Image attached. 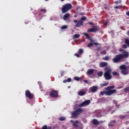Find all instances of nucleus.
I'll list each match as a JSON object with an SVG mask.
<instances>
[{
    "instance_id": "a19ab883",
    "label": "nucleus",
    "mask_w": 129,
    "mask_h": 129,
    "mask_svg": "<svg viewBox=\"0 0 129 129\" xmlns=\"http://www.w3.org/2000/svg\"><path fill=\"white\" fill-rule=\"evenodd\" d=\"M40 12H42V13H46L47 10L46 9H41Z\"/></svg>"
},
{
    "instance_id": "4be33fe9",
    "label": "nucleus",
    "mask_w": 129,
    "mask_h": 129,
    "mask_svg": "<svg viewBox=\"0 0 129 129\" xmlns=\"http://www.w3.org/2000/svg\"><path fill=\"white\" fill-rule=\"evenodd\" d=\"M128 115L127 114L125 115H120V119H124V118H126Z\"/></svg>"
},
{
    "instance_id": "79ce46f5",
    "label": "nucleus",
    "mask_w": 129,
    "mask_h": 129,
    "mask_svg": "<svg viewBox=\"0 0 129 129\" xmlns=\"http://www.w3.org/2000/svg\"><path fill=\"white\" fill-rule=\"evenodd\" d=\"M75 56H76L77 57H78V58H79V57H80V55L78 53H75Z\"/></svg>"
},
{
    "instance_id": "4c0bfd02",
    "label": "nucleus",
    "mask_w": 129,
    "mask_h": 129,
    "mask_svg": "<svg viewBox=\"0 0 129 129\" xmlns=\"http://www.w3.org/2000/svg\"><path fill=\"white\" fill-rule=\"evenodd\" d=\"M100 54H103V55L106 54V50H102L100 52Z\"/></svg>"
},
{
    "instance_id": "4468645a",
    "label": "nucleus",
    "mask_w": 129,
    "mask_h": 129,
    "mask_svg": "<svg viewBox=\"0 0 129 129\" xmlns=\"http://www.w3.org/2000/svg\"><path fill=\"white\" fill-rule=\"evenodd\" d=\"M98 89L97 86H93L90 89V90H91V92L94 93L96 92Z\"/></svg>"
},
{
    "instance_id": "c03bdc74",
    "label": "nucleus",
    "mask_w": 129,
    "mask_h": 129,
    "mask_svg": "<svg viewBox=\"0 0 129 129\" xmlns=\"http://www.w3.org/2000/svg\"><path fill=\"white\" fill-rule=\"evenodd\" d=\"M84 82H85V83H86V84H88V81L85 80L83 81Z\"/></svg>"
},
{
    "instance_id": "f03ea898",
    "label": "nucleus",
    "mask_w": 129,
    "mask_h": 129,
    "mask_svg": "<svg viewBox=\"0 0 129 129\" xmlns=\"http://www.w3.org/2000/svg\"><path fill=\"white\" fill-rule=\"evenodd\" d=\"M114 86H108L106 88V91H103L100 92V95L103 96L105 94L107 96H110L111 95H112V94H114L116 93V90L114 89Z\"/></svg>"
},
{
    "instance_id": "6e6d98bb",
    "label": "nucleus",
    "mask_w": 129,
    "mask_h": 129,
    "mask_svg": "<svg viewBox=\"0 0 129 129\" xmlns=\"http://www.w3.org/2000/svg\"><path fill=\"white\" fill-rule=\"evenodd\" d=\"M49 0H45V2H48Z\"/></svg>"
},
{
    "instance_id": "7c9ffc66",
    "label": "nucleus",
    "mask_w": 129,
    "mask_h": 129,
    "mask_svg": "<svg viewBox=\"0 0 129 129\" xmlns=\"http://www.w3.org/2000/svg\"><path fill=\"white\" fill-rule=\"evenodd\" d=\"M121 8H122V6L121 5H119V6H116L115 7H114V9H121Z\"/></svg>"
},
{
    "instance_id": "2eb2a0df",
    "label": "nucleus",
    "mask_w": 129,
    "mask_h": 129,
    "mask_svg": "<svg viewBox=\"0 0 129 129\" xmlns=\"http://www.w3.org/2000/svg\"><path fill=\"white\" fill-rule=\"evenodd\" d=\"M98 112L100 113V115L99 116H102V114H106L107 111H106V109H103L101 110H99Z\"/></svg>"
},
{
    "instance_id": "9b49d317",
    "label": "nucleus",
    "mask_w": 129,
    "mask_h": 129,
    "mask_svg": "<svg viewBox=\"0 0 129 129\" xmlns=\"http://www.w3.org/2000/svg\"><path fill=\"white\" fill-rule=\"evenodd\" d=\"M74 23H76V26L78 28L79 27H81V26H83V21L82 20H74Z\"/></svg>"
},
{
    "instance_id": "6ab92c4d",
    "label": "nucleus",
    "mask_w": 129,
    "mask_h": 129,
    "mask_svg": "<svg viewBox=\"0 0 129 129\" xmlns=\"http://www.w3.org/2000/svg\"><path fill=\"white\" fill-rule=\"evenodd\" d=\"M70 14L67 13L63 16V19L64 21H66L67 19H68V18H70Z\"/></svg>"
},
{
    "instance_id": "f8f14e48",
    "label": "nucleus",
    "mask_w": 129,
    "mask_h": 129,
    "mask_svg": "<svg viewBox=\"0 0 129 129\" xmlns=\"http://www.w3.org/2000/svg\"><path fill=\"white\" fill-rule=\"evenodd\" d=\"M70 122L73 123V125L75 127H79V126H78V123H79V121L78 120H76L74 121L73 120H71Z\"/></svg>"
},
{
    "instance_id": "de8ad7c7",
    "label": "nucleus",
    "mask_w": 129,
    "mask_h": 129,
    "mask_svg": "<svg viewBox=\"0 0 129 129\" xmlns=\"http://www.w3.org/2000/svg\"><path fill=\"white\" fill-rule=\"evenodd\" d=\"M80 9V6H78L77 8V11H78Z\"/></svg>"
},
{
    "instance_id": "09e8293b",
    "label": "nucleus",
    "mask_w": 129,
    "mask_h": 129,
    "mask_svg": "<svg viewBox=\"0 0 129 129\" xmlns=\"http://www.w3.org/2000/svg\"><path fill=\"white\" fill-rule=\"evenodd\" d=\"M126 16H128V17H129V11L126 13Z\"/></svg>"
},
{
    "instance_id": "13d9d810",
    "label": "nucleus",
    "mask_w": 129,
    "mask_h": 129,
    "mask_svg": "<svg viewBox=\"0 0 129 129\" xmlns=\"http://www.w3.org/2000/svg\"><path fill=\"white\" fill-rule=\"evenodd\" d=\"M126 129H129V127H127V128Z\"/></svg>"
},
{
    "instance_id": "a18cd8bd",
    "label": "nucleus",
    "mask_w": 129,
    "mask_h": 129,
    "mask_svg": "<svg viewBox=\"0 0 129 129\" xmlns=\"http://www.w3.org/2000/svg\"><path fill=\"white\" fill-rule=\"evenodd\" d=\"M89 25H91V26H92V25H94L93 23H92V22H89Z\"/></svg>"
},
{
    "instance_id": "e433bc0d",
    "label": "nucleus",
    "mask_w": 129,
    "mask_h": 129,
    "mask_svg": "<svg viewBox=\"0 0 129 129\" xmlns=\"http://www.w3.org/2000/svg\"><path fill=\"white\" fill-rule=\"evenodd\" d=\"M80 21H86V17L85 16L82 17Z\"/></svg>"
},
{
    "instance_id": "cd10ccee",
    "label": "nucleus",
    "mask_w": 129,
    "mask_h": 129,
    "mask_svg": "<svg viewBox=\"0 0 129 129\" xmlns=\"http://www.w3.org/2000/svg\"><path fill=\"white\" fill-rule=\"evenodd\" d=\"M112 75L113 76H119V74L116 72H113Z\"/></svg>"
},
{
    "instance_id": "8fccbe9b",
    "label": "nucleus",
    "mask_w": 129,
    "mask_h": 129,
    "mask_svg": "<svg viewBox=\"0 0 129 129\" xmlns=\"http://www.w3.org/2000/svg\"><path fill=\"white\" fill-rule=\"evenodd\" d=\"M96 56L97 57H99V54H98V53H96Z\"/></svg>"
},
{
    "instance_id": "864d4df0",
    "label": "nucleus",
    "mask_w": 129,
    "mask_h": 129,
    "mask_svg": "<svg viewBox=\"0 0 129 129\" xmlns=\"http://www.w3.org/2000/svg\"><path fill=\"white\" fill-rule=\"evenodd\" d=\"M104 9H105V10H107V7H105Z\"/></svg>"
},
{
    "instance_id": "58836bf2",
    "label": "nucleus",
    "mask_w": 129,
    "mask_h": 129,
    "mask_svg": "<svg viewBox=\"0 0 129 129\" xmlns=\"http://www.w3.org/2000/svg\"><path fill=\"white\" fill-rule=\"evenodd\" d=\"M79 54H83V49H82V48H80L79 50Z\"/></svg>"
},
{
    "instance_id": "dca6fc26",
    "label": "nucleus",
    "mask_w": 129,
    "mask_h": 129,
    "mask_svg": "<svg viewBox=\"0 0 129 129\" xmlns=\"http://www.w3.org/2000/svg\"><path fill=\"white\" fill-rule=\"evenodd\" d=\"M116 121L115 120H111L110 121L109 123L108 124V126L110 127H113L115 125V122Z\"/></svg>"
},
{
    "instance_id": "393cba45",
    "label": "nucleus",
    "mask_w": 129,
    "mask_h": 129,
    "mask_svg": "<svg viewBox=\"0 0 129 129\" xmlns=\"http://www.w3.org/2000/svg\"><path fill=\"white\" fill-rule=\"evenodd\" d=\"M93 123L94 125L99 124V122H98V120H97V119H93Z\"/></svg>"
},
{
    "instance_id": "a878e982",
    "label": "nucleus",
    "mask_w": 129,
    "mask_h": 129,
    "mask_svg": "<svg viewBox=\"0 0 129 129\" xmlns=\"http://www.w3.org/2000/svg\"><path fill=\"white\" fill-rule=\"evenodd\" d=\"M75 80H76V81H81L82 80V77H75L74 78Z\"/></svg>"
},
{
    "instance_id": "aec40b11",
    "label": "nucleus",
    "mask_w": 129,
    "mask_h": 129,
    "mask_svg": "<svg viewBox=\"0 0 129 129\" xmlns=\"http://www.w3.org/2000/svg\"><path fill=\"white\" fill-rule=\"evenodd\" d=\"M93 45H96V46H97L98 45V43L97 42H94V43H90L87 45V47L88 48H90V47H92Z\"/></svg>"
},
{
    "instance_id": "5fc2aeb1",
    "label": "nucleus",
    "mask_w": 129,
    "mask_h": 129,
    "mask_svg": "<svg viewBox=\"0 0 129 129\" xmlns=\"http://www.w3.org/2000/svg\"><path fill=\"white\" fill-rule=\"evenodd\" d=\"M61 1V2H64V1H65V0H60Z\"/></svg>"
},
{
    "instance_id": "39448f33",
    "label": "nucleus",
    "mask_w": 129,
    "mask_h": 129,
    "mask_svg": "<svg viewBox=\"0 0 129 129\" xmlns=\"http://www.w3.org/2000/svg\"><path fill=\"white\" fill-rule=\"evenodd\" d=\"M72 8H73V6H72L71 4H66L62 6L61 8V12L62 14H66V13L69 12V11H70Z\"/></svg>"
},
{
    "instance_id": "2f4dec72",
    "label": "nucleus",
    "mask_w": 129,
    "mask_h": 129,
    "mask_svg": "<svg viewBox=\"0 0 129 129\" xmlns=\"http://www.w3.org/2000/svg\"><path fill=\"white\" fill-rule=\"evenodd\" d=\"M109 59V57L108 55L105 56V57H103V60L105 61H107Z\"/></svg>"
},
{
    "instance_id": "f257e3e1",
    "label": "nucleus",
    "mask_w": 129,
    "mask_h": 129,
    "mask_svg": "<svg viewBox=\"0 0 129 129\" xmlns=\"http://www.w3.org/2000/svg\"><path fill=\"white\" fill-rule=\"evenodd\" d=\"M119 52H122V54H117L112 59V61L114 63H119L122 61L123 58H127L129 56L128 52L125 50H123L121 48L119 49Z\"/></svg>"
},
{
    "instance_id": "1a4fd4ad",
    "label": "nucleus",
    "mask_w": 129,
    "mask_h": 129,
    "mask_svg": "<svg viewBox=\"0 0 129 129\" xmlns=\"http://www.w3.org/2000/svg\"><path fill=\"white\" fill-rule=\"evenodd\" d=\"M99 30V28L98 26H94L92 28H90L87 30L88 33L94 32L96 33V32H98Z\"/></svg>"
},
{
    "instance_id": "f3484780",
    "label": "nucleus",
    "mask_w": 129,
    "mask_h": 129,
    "mask_svg": "<svg viewBox=\"0 0 129 129\" xmlns=\"http://www.w3.org/2000/svg\"><path fill=\"white\" fill-rule=\"evenodd\" d=\"M93 73H94V70L92 69H89L87 72L88 75H92Z\"/></svg>"
},
{
    "instance_id": "c756f323",
    "label": "nucleus",
    "mask_w": 129,
    "mask_h": 129,
    "mask_svg": "<svg viewBox=\"0 0 129 129\" xmlns=\"http://www.w3.org/2000/svg\"><path fill=\"white\" fill-rule=\"evenodd\" d=\"M102 74H103V72H102V71L98 72V76H99V77H101V76H102Z\"/></svg>"
},
{
    "instance_id": "bb28decb",
    "label": "nucleus",
    "mask_w": 129,
    "mask_h": 129,
    "mask_svg": "<svg viewBox=\"0 0 129 129\" xmlns=\"http://www.w3.org/2000/svg\"><path fill=\"white\" fill-rule=\"evenodd\" d=\"M42 129H52V127L47 126V125H45L42 127Z\"/></svg>"
},
{
    "instance_id": "f704fd0d",
    "label": "nucleus",
    "mask_w": 129,
    "mask_h": 129,
    "mask_svg": "<svg viewBox=\"0 0 129 129\" xmlns=\"http://www.w3.org/2000/svg\"><path fill=\"white\" fill-rule=\"evenodd\" d=\"M66 119V118L65 117H59V120L61 121H63Z\"/></svg>"
},
{
    "instance_id": "c9c22d12",
    "label": "nucleus",
    "mask_w": 129,
    "mask_h": 129,
    "mask_svg": "<svg viewBox=\"0 0 129 129\" xmlns=\"http://www.w3.org/2000/svg\"><path fill=\"white\" fill-rule=\"evenodd\" d=\"M115 5H118V4H121V0H119L118 1H115L114 2Z\"/></svg>"
},
{
    "instance_id": "ea45409f",
    "label": "nucleus",
    "mask_w": 129,
    "mask_h": 129,
    "mask_svg": "<svg viewBox=\"0 0 129 129\" xmlns=\"http://www.w3.org/2000/svg\"><path fill=\"white\" fill-rule=\"evenodd\" d=\"M122 47L123 49H126V48H127V45L126 44H123Z\"/></svg>"
},
{
    "instance_id": "ddd939ff",
    "label": "nucleus",
    "mask_w": 129,
    "mask_h": 129,
    "mask_svg": "<svg viewBox=\"0 0 129 129\" xmlns=\"http://www.w3.org/2000/svg\"><path fill=\"white\" fill-rule=\"evenodd\" d=\"M78 94L79 96H83V95H85V94H86V92H85V90L83 89L78 92Z\"/></svg>"
},
{
    "instance_id": "6e6552de",
    "label": "nucleus",
    "mask_w": 129,
    "mask_h": 129,
    "mask_svg": "<svg viewBox=\"0 0 129 129\" xmlns=\"http://www.w3.org/2000/svg\"><path fill=\"white\" fill-rule=\"evenodd\" d=\"M90 104V100H86L79 105V107H84Z\"/></svg>"
},
{
    "instance_id": "5701e85b",
    "label": "nucleus",
    "mask_w": 129,
    "mask_h": 129,
    "mask_svg": "<svg viewBox=\"0 0 129 129\" xmlns=\"http://www.w3.org/2000/svg\"><path fill=\"white\" fill-rule=\"evenodd\" d=\"M79 37H80V35H79V34H76L74 35L73 37V40H75V39H78V38H79Z\"/></svg>"
},
{
    "instance_id": "b1692460",
    "label": "nucleus",
    "mask_w": 129,
    "mask_h": 129,
    "mask_svg": "<svg viewBox=\"0 0 129 129\" xmlns=\"http://www.w3.org/2000/svg\"><path fill=\"white\" fill-rule=\"evenodd\" d=\"M83 34L86 37V39H88V40H90V36L87 33H83Z\"/></svg>"
},
{
    "instance_id": "20e7f679",
    "label": "nucleus",
    "mask_w": 129,
    "mask_h": 129,
    "mask_svg": "<svg viewBox=\"0 0 129 129\" xmlns=\"http://www.w3.org/2000/svg\"><path fill=\"white\" fill-rule=\"evenodd\" d=\"M104 77L105 80H110L112 79V76H111V69L107 68H105V71L104 73Z\"/></svg>"
},
{
    "instance_id": "3c124183",
    "label": "nucleus",
    "mask_w": 129,
    "mask_h": 129,
    "mask_svg": "<svg viewBox=\"0 0 129 129\" xmlns=\"http://www.w3.org/2000/svg\"><path fill=\"white\" fill-rule=\"evenodd\" d=\"M127 35L129 36V31L127 32Z\"/></svg>"
},
{
    "instance_id": "c85d7f7f",
    "label": "nucleus",
    "mask_w": 129,
    "mask_h": 129,
    "mask_svg": "<svg viewBox=\"0 0 129 129\" xmlns=\"http://www.w3.org/2000/svg\"><path fill=\"white\" fill-rule=\"evenodd\" d=\"M66 29H68V26L67 25H63L61 27V30H66Z\"/></svg>"
},
{
    "instance_id": "9d476101",
    "label": "nucleus",
    "mask_w": 129,
    "mask_h": 129,
    "mask_svg": "<svg viewBox=\"0 0 129 129\" xmlns=\"http://www.w3.org/2000/svg\"><path fill=\"white\" fill-rule=\"evenodd\" d=\"M25 95L26 97L29 98V99H33V98H34V95L32 94L29 90H27L25 92Z\"/></svg>"
},
{
    "instance_id": "37998d69",
    "label": "nucleus",
    "mask_w": 129,
    "mask_h": 129,
    "mask_svg": "<svg viewBox=\"0 0 129 129\" xmlns=\"http://www.w3.org/2000/svg\"><path fill=\"white\" fill-rule=\"evenodd\" d=\"M72 80L71 79V78H68V80H67V81H68V82H71V81H72Z\"/></svg>"
},
{
    "instance_id": "423d86ee",
    "label": "nucleus",
    "mask_w": 129,
    "mask_h": 129,
    "mask_svg": "<svg viewBox=\"0 0 129 129\" xmlns=\"http://www.w3.org/2000/svg\"><path fill=\"white\" fill-rule=\"evenodd\" d=\"M119 69L121 70V72L123 75H127L128 74V71H127L126 66L122 64L119 67Z\"/></svg>"
},
{
    "instance_id": "603ef678",
    "label": "nucleus",
    "mask_w": 129,
    "mask_h": 129,
    "mask_svg": "<svg viewBox=\"0 0 129 129\" xmlns=\"http://www.w3.org/2000/svg\"><path fill=\"white\" fill-rule=\"evenodd\" d=\"M74 18H77V15H74Z\"/></svg>"
},
{
    "instance_id": "72a5a7b5",
    "label": "nucleus",
    "mask_w": 129,
    "mask_h": 129,
    "mask_svg": "<svg viewBox=\"0 0 129 129\" xmlns=\"http://www.w3.org/2000/svg\"><path fill=\"white\" fill-rule=\"evenodd\" d=\"M123 91L124 92H129V87L124 88Z\"/></svg>"
},
{
    "instance_id": "49530a36",
    "label": "nucleus",
    "mask_w": 129,
    "mask_h": 129,
    "mask_svg": "<svg viewBox=\"0 0 129 129\" xmlns=\"http://www.w3.org/2000/svg\"><path fill=\"white\" fill-rule=\"evenodd\" d=\"M63 83H66V82H68L67 80H64L63 81Z\"/></svg>"
},
{
    "instance_id": "0eeeda50",
    "label": "nucleus",
    "mask_w": 129,
    "mask_h": 129,
    "mask_svg": "<svg viewBox=\"0 0 129 129\" xmlns=\"http://www.w3.org/2000/svg\"><path fill=\"white\" fill-rule=\"evenodd\" d=\"M49 95L51 96V97H52L53 98H56L58 97V91L52 90L49 93Z\"/></svg>"
},
{
    "instance_id": "a211bd4d",
    "label": "nucleus",
    "mask_w": 129,
    "mask_h": 129,
    "mask_svg": "<svg viewBox=\"0 0 129 129\" xmlns=\"http://www.w3.org/2000/svg\"><path fill=\"white\" fill-rule=\"evenodd\" d=\"M106 66H107V62H101L100 63V67H101V68H103Z\"/></svg>"
},
{
    "instance_id": "7ed1b4c3",
    "label": "nucleus",
    "mask_w": 129,
    "mask_h": 129,
    "mask_svg": "<svg viewBox=\"0 0 129 129\" xmlns=\"http://www.w3.org/2000/svg\"><path fill=\"white\" fill-rule=\"evenodd\" d=\"M82 112H84V109L79 108L71 113V118H77L78 117V115H79V114H81Z\"/></svg>"
},
{
    "instance_id": "412c9836",
    "label": "nucleus",
    "mask_w": 129,
    "mask_h": 129,
    "mask_svg": "<svg viewBox=\"0 0 129 129\" xmlns=\"http://www.w3.org/2000/svg\"><path fill=\"white\" fill-rule=\"evenodd\" d=\"M124 43L125 44L128 46L129 47V38H126L124 39Z\"/></svg>"
},
{
    "instance_id": "4d7b16f0",
    "label": "nucleus",
    "mask_w": 129,
    "mask_h": 129,
    "mask_svg": "<svg viewBox=\"0 0 129 129\" xmlns=\"http://www.w3.org/2000/svg\"><path fill=\"white\" fill-rule=\"evenodd\" d=\"M120 88H122V87H120Z\"/></svg>"
},
{
    "instance_id": "473e14b6",
    "label": "nucleus",
    "mask_w": 129,
    "mask_h": 129,
    "mask_svg": "<svg viewBox=\"0 0 129 129\" xmlns=\"http://www.w3.org/2000/svg\"><path fill=\"white\" fill-rule=\"evenodd\" d=\"M108 85V83H105L101 84V87H103L104 86H107Z\"/></svg>"
}]
</instances>
